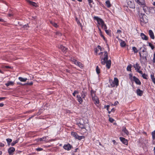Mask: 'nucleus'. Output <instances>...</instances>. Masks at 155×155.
Here are the masks:
<instances>
[{
    "label": "nucleus",
    "mask_w": 155,
    "mask_h": 155,
    "mask_svg": "<svg viewBox=\"0 0 155 155\" xmlns=\"http://www.w3.org/2000/svg\"><path fill=\"white\" fill-rule=\"evenodd\" d=\"M100 55V58L101 61V63L102 65L106 64L107 66V52H101L98 54Z\"/></svg>",
    "instance_id": "1"
},
{
    "label": "nucleus",
    "mask_w": 155,
    "mask_h": 155,
    "mask_svg": "<svg viewBox=\"0 0 155 155\" xmlns=\"http://www.w3.org/2000/svg\"><path fill=\"white\" fill-rule=\"evenodd\" d=\"M94 19L96 20L97 21L98 24L101 26V27L103 29H104L105 31L107 33V29L106 28V25L104 24L103 20L99 18L98 17L95 16L94 17Z\"/></svg>",
    "instance_id": "2"
},
{
    "label": "nucleus",
    "mask_w": 155,
    "mask_h": 155,
    "mask_svg": "<svg viewBox=\"0 0 155 155\" xmlns=\"http://www.w3.org/2000/svg\"><path fill=\"white\" fill-rule=\"evenodd\" d=\"M140 21L141 24L146 23L148 22V18L145 14L141 13L140 15Z\"/></svg>",
    "instance_id": "3"
},
{
    "label": "nucleus",
    "mask_w": 155,
    "mask_h": 155,
    "mask_svg": "<svg viewBox=\"0 0 155 155\" xmlns=\"http://www.w3.org/2000/svg\"><path fill=\"white\" fill-rule=\"evenodd\" d=\"M96 91L91 90V95L92 97V100L94 101V103L95 104H99V100L97 97L95 96Z\"/></svg>",
    "instance_id": "4"
},
{
    "label": "nucleus",
    "mask_w": 155,
    "mask_h": 155,
    "mask_svg": "<svg viewBox=\"0 0 155 155\" xmlns=\"http://www.w3.org/2000/svg\"><path fill=\"white\" fill-rule=\"evenodd\" d=\"M109 82L112 87L117 86L118 85V80L117 78H115L114 81L110 80Z\"/></svg>",
    "instance_id": "5"
},
{
    "label": "nucleus",
    "mask_w": 155,
    "mask_h": 155,
    "mask_svg": "<svg viewBox=\"0 0 155 155\" xmlns=\"http://www.w3.org/2000/svg\"><path fill=\"white\" fill-rule=\"evenodd\" d=\"M78 125L81 129H85V124L82 119H81L79 123H77Z\"/></svg>",
    "instance_id": "6"
},
{
    "label": "nucleus",
    "mask_w": 155,
    "mask_h": 155,
    "mask_svg": "<svg viewBox=\"0 0 155 155\" xmlns=\"http://www.w3.org/2000/svg\"><path fill=\"white\" fill-rule=\"evenodd\" d=\"M71 135L76 139L81 140V139L84 138V136H79L77 133L72 132H71Z\"/></svg>",
    "instance_id": "7"
},
{
    "label": "nucleus",
    "mask_w": 155,
    "mask_h": 155,
    "mask_svg": "<svg viewBox=\"0 0 155 155\" xmlns=\"http://www.w3.org/2000/svg\"><path fill=\"white\" fill-rule=\"evenodd\" d=\"M127 2L128 6L130 8H133L134 7L133 0H127Z\"/></svg>",
    "instance_id": "8"
},
{
    "label": "nucleus",
    "mask_w": 155,
    "mask_h": 155,
    "mask_svg": "<svg viewBox=\"0 0 155 155\" xmlns=\"http://www.w3.org/2000/svg\"><path fill=\"white\" fill-rule=\"evenodd\" d=\"M58 47L59 49L61 50L63 52L65 53L67 52V48L63 46L62 45H59L58 46Z\"/></svg>",
    "instance_id": "9"
},
{
    "label": "nucleus",
    "mask_w": 155,
    "mask_h": 155,
    "mask_svg": "<svg viewBox=\"0 0 155 155\" xmlns=\"http://www.w3.org/2000/svg\"><path fill=\"white\" fill-rule=\"evenodd\" d=\"M140 5H144L145 4L144 0H134Z\"/></svg>",
    "instance_id": "10"
},
{
    "label": "nucleus",
    "mask_w": 155,
    "mask_h": 155,
    "mask_svg": "<svg viewBox=\"0 0 155 155\" xmlns=\"http://www.w3.org/2000/svg\"><path fill=\"white\" fill-rule=\"evenodd\" d=\"M133 80L137 84L139 85H141V83L140 80L135 76L133 77Z\"/></svg>",
    "instance_id": "11"
},
{
    "label": "nucleus",
    "mask_w": 155,
    "mask_h": 155,
    "mask_svg": "<svg viewBox=\"0 0 155 155\" xmlns=\"http://www.w3.org/2000/svg\"><path fill=\"white\" fill-rule=\"evenodd\" d=\"M71 147H72L69 143H68L67 144H65L63 146L64 149L65 150H70L71 149Z\"/></svg>",
    "instance_id": "12"
},
{
    "label": "nucleus",
    "mask_w": 155,
    "mask_h": 155,
    "mask_svg": "<svg viewBox=\"0 0 155 155\" xmlns=\"http://www.w3.org/2000/svg\"><path fill=\"white\" fill-rule=\"evenodd\" d=\"M120 140L124 144L127 145L128 144V142L127 140L125 138L120 137Z\"/></svg>",
    "instance_id": "13"
},
{
    "label": "nucleus",
    "mask_w": 155,
    "mask_h": 155,
    "mask_svg": "<svg viewBox=\"0 0 155 155\" xmlns=\"http://www.w3.org/2000/svg\"><path fill=\"white\" fill-rule=\"evenodd\" d=\"M149 34L151 39H154L155 37L154 35V33L152 30H149Z\"/></svg>",
    "instance_id": "14"
},
{
    "label": "nucleus",
    "mask_w": 155,
    "mask_h": 155,
    "mask_svg": "<svg viewBox=\"0 0 155 155\" xmlns=\"http://www.w3.org/2000/svg\"><path fill=\"white\" fill-rule=\"evenodd\" d=\"M145 5L146 4L144 5H141L142 6L143 9L145 12L147 14H148L149 11V8H148L146 5Z\"/></svg>",
    "instance_id": "15"
},
{
    "label": "nucleus",
    "mask_w": 155,
    "mask_h": 155,
    "mask_svg": "<svg viewBox=\"0 0 155 155\" xmlns=\"http://www.w3.org/2000/svg\"><path fill=\"white\" fill-rule=\"evenodd\" d=\"M27 1L30 5H32L35 7H37L38 6V5L37 3L35 2L31 1L29 0H27Z\"/></svg>",
    "instance_id": "16"
},
{
    "label": "nucleus",
    "mask_w": 155,
    "mask_h": 155,
    "mask_svg": "<svg viewBox=\"0 0 155 155\" xmlns=\"http://www.w3.org/2000/svg\"><path fill=\"white\" fill-rule=\"evenodd\" d=\"M103 49L102 48L101 46L100 45H98L97 47V48H95V52L96 54H97L99 51V50H100V51H103Z\"/></svg>",
    "instance_id": "17"
},
{
    "label": "nucleus",
    "mask_w": 155,
    "mask_h": 155,
    "mask_svg": "<svg viewBox=\"0 0 155 155\" xmlns=\"http://www.w3.org/2000/svg\"><path fill=\"white\" fill-rule=\"evenodd\" d=\"M77 97L78 101L79 103L80 104H81L83 102V100L82 99L83 98L81 97L80 95H77Z\"/></svg>",
    "instance_id": "18"
},
{
    "label": "nucleus",
    "mask_w": 155,
    "mask_h": 155,
    "mask_svg": "<svg viewBox=\"0 0 155 155\" xmlns=\"http://www.w3.org/2000/svg\"><path fill=\"white\" fill-rule=\"evenodd\" d=\"M140 36L143 40H148V37L143 33L140 34Z\"/></svg>",
    "instance_id": "19"
},
{
    "label": "nucleus",
    "mask_w": 155,
    "mask_h": 155,
    "mask_svg": "<svg viewBox=\"0 0 155 155\" xmlns=\"http://www.w3.org/2000/svg\"><path fill=\"white\" fill-rule=\"evenodd\" d=\"M117 38H118L119 41L120 42V45L122 47H124L126 45V44L124 41H122L121 39L118 38L117 37Z\"/></svg>",
    "instance_id": "20"
},
{
    "label": "nucleus",
    "mask_w": 155,
    "mask_h": 155,
    "mask_svg": "<svg viewBox=\"0 0 155 155\" xmlns=\"http://www.w3.org/2000/svg\"><path fill=\"white\" fill-rule=\"evenodd\" d=\"M136 93L137 95L139 96H141L143 94V91L139 89L137 90Z\"/></svg>",
    "instance_id": "21"
},
{
    "label": "nucleus",
    "mask_w": 155,
    "mask_h": 155,
    "mask_svg": "<svg viewBox=\"0 0 155 155\" xmlns=\"http://www.w3.org/2000/svg\"><path fill=\"white\" fill-rule=\"evenodd\" d=\"M74 62L75 64L77 65L79 67L81 68L83 67L82 64L81 63L78 61L76 60L74 61Z\"/></svg>",
    "instance_id": "22"
},
{
    "label": "nucleus",
    "mask_w": 155,
    "mask_h": 155,
    "mask_svg": "<svg viewBox=\"0 0 155 155\" xmlns=\"http://www.w3.org/2000/svg\"><path fill=\"white\" fill-rule=\"evenodd\" d=\"M134 67L136 71L140 70V67L137 63L135 64L134 65Z\"/></svg>",
    "instance_id": "23"
},
{
    "label": "nucleus",
    "mask_w": 155,
    "mask_h": 155,
    "mask_svg": "<svg viewBox=\"0 0 155 155\" xmlns=\"http://www.w3.org/2000/svg\"><path fill=\"white\" fill-rule=\"evenodd\" d=\"M15 151V148L14 147H11L8 150V153L11 154Z\"/></svg>",
    "instance_id": "24"
},
{
    "label": "nucleus",
    "mask_w": 155,
    "mask_h": 155,
    "mask_svg": "<svg viewBox=\"0 0 155 155\" xmlns=\"http://www.w3.org/2000/svg\"><path fill=\"white\" fill-rule=\"evenodd\" d=\"M122 132L124 133V135L126 134L128 135L129 134V132L125 127H123V128L122 129Z\"/></svg>",
    "instance_id": "25"
},
{
    "label": "nucleus",
    "mask_w": 155,
    "mask_h": 155,
    "mask_svg": "<svg viewBox=\"0 0 155 155\" xmlns=\"http://www.w3.org/2000/svg\"><path fill=\"white\" fill-rule=\"evenodd\" d=\"M87 93L86 92L83 91L81 93V97L82 98L84 99L87 95Z\"/></svg>",
    "instance_id": "26"
},
{
    "label": "nucleus",
    "mask_w": 155,
    "mask_h": 155,
    "mask_svg": "<svg viewBox=\"0 0 155 155\" xmlns=\"http://www.w3.org/2000/svg\"><path fill=\"white\" fill-rule=\"evenodd\" d=\"M14 82L12 81H8L7 83L5 84L6 86L8 87L10 85H14Z\"/></svg>",
    "instance_id": "27"
},
{
    "label": "nucleus",
    "mask_w": 155,
    "mask_h": 155,
    "mask_svg": "<svg viewBox=\"0 0 155 155\" xmlns=\"http://www.w3.org/2000/svg\"><path fill=\"white\" fill-rule=\"evenodd\" d=\"M111 61L110 60H107V69H110L111 67Z\"/></svg>",
    "instance_id": "28"
},
{
    "label": "nucleus",
    "mask_w": 155,
    "mask_h": 155,
    "mask_svg": "<svg viewBox=\"0 0 155 155\" xmlns=\"http://www.w3.org/2000/svg\"><path fill=\"white\" fill-rule=\"evenodd\" d=\"M18 79L20 81L24 82H25L27 80V78H23L21 77H19Z\"/></svg>",
    "instance_id": "29"
},
{
    "label": "nucleus",
    "mask_w": 155,
    "mask_h": 155,
    "mask_svg": "<svg viewBox=\"0 0 155 155\" xmlns=\"http://www.w3.org/2000/svg\"><path fill=\"white\" fill-rule=\"evenodd\" d=\"M151 78L152 79V81L154 84H155V78L154 77V75L153 74H152L150 75Z\"/></svg>",
    "instance_id": "30"
},
{
    "label": "nucleus",
    "mask_w": 155,
    "mask_h": 155,
    "mask_svg": "<svg viewBox=\"0 0 155 155\" xmlns=\"http://www.w3.org/2000/svg\"><path fill=\"white\" fill-rule=\"evenodd\" d=\"M148 46L150 47L151 49L152 50L153 49L155 48L154 45L151 43L150 42L148 43Z\"/></svg>",
    "instance_id": "31"
},
{
    "label": "nucleus",
    "mask_w": 155,
    "mask_h": 155,
    "mask_svg": "<svg viewBox=\"0 0 155 155\" xmlns=\"http://www.w3.org/2000/svg\"><path fill=\"white\" fill-rule=\"evenodd\" d=\"M140 60H142V62H145L147 61V58L146 56H143L141 58H140Z\"/></svg>",
    "instance_id": "32"
},
{
    "label": "nucleus",
    "mask_w": 155,
    "mask_h": 155,
    "mask_svg": "<svg viewBox=\"0 0 155 155\" xmlns=\"http://www.w3.org/2000/svg\"><path fill=\"white\" fill-rule=\"evenodd\" d=\"M131 65L130 64L128 65L127 68V70L128 71H131Z\"/></svg>",
    "instance_id": "33"
},
{
    "label": "nucleus",
    "mask_w": 155,
    "mask_h": 155,
    "mask_svg": "<svg viewBox=\"0 0 155 155\" xmlns=\"http://www.w3.org/2000/svg\"><path fill=\"white\" fill-rule=\"evenodd\" d=\"M50 23L54 27L56 28L58 26L56 23H55L54 22V21H50Z\"/></svg>",
    "instance_id": "34"
},
{
    "label": "nucleus",
    "mask_w": 155,
    "mask_h": 155,
    "mask_svg": "<svg viewBox=\"0 0 155 155\" xmlns=\"http://www.w3.org/2000/svg\"><path fill=\"white\" fill-rule=\"evenodd\" d=\"M99 29L100 30V36L103 38L104 40H105L106 41V39L104 37V36L102 35V32L101 31V30L99 28Z\"/></svg>",
    "instance_id": "35"
},
{
    "label": "nucleus",
    "mask_w": 155,
    "mask_h": 155,
    "mask_svg": "<svg viewBox=\"0 0 155 155\" xmlns=\"http://www.w3.org/2000/svg\"><path fill=\"white\" fill-rule=\"evenodd\" d=\"M142 77L144 79H148V77L147 75L145 74H142Z\"/></svg>",
    "instance_id": "36"
},
{
    "label": "nucleus",
    "mask_w": 155,
    "mask_h": 155,
    "mask_svg": "<svg viewBox=\"0 0 155 155\" xmlns=\"http://www.w3.org/2000/svg\"><path fill=\"white\" fill-rule=\"evenodd\" d=\"M96 71L97 74H99L100 73V69L99 68L98 66H97L96 68Z\"/></svg>",
    "instance_id": "37"
},
{
    "label": "nucleus",
    "mask_w": 155,
    "mask_h": 155,
    "mask_svg": "<svg viewBox=\"0 0 155 155\" xmlns=\"http://www.w3.org/2000/svg\"><path fill=\"white\" fill-rule=\"evenodd\" d=\"M132 50L135 53H137L138 52V50H137V48L135 47H134L132 48Z\"/></svg>",
    "instance_id": "38"
},
{
    "label": "nucleus",
    "mask_w": 155,
    "mask_h": 155,
    "mask_svg": "<svg viewBox=\"0 0 155 155\" xmlns=\"http://www.w3.org/2000/svg\"><path fill=\"white\" fill-rule=\"evenodd\" d=\"M6 141L8 143V145H10V143L12 142V140L9 138H7L6 139Z\"/></svg>",
    "instance_id": "39"
},
{
    "label": "nucleus",
    "mask_w": 155,
    "mask_h": 155,
    "mask_svg": "<svg viewBox=\"0 0 155 155\" xmlns=\"http://www.w3.org/2000/svg\"><path fill=\"white\" fill-rule=\"evenodd\" d=\"M18 140H16L15 141H13L11 143V145L12 146H14L15 145V144H16V143H17L18 142Z\"/></svg>",
    "instance_id": "40"
},
{
    "label": "nucleus",
    "mask_w": 155,
    "mask_h": 155,
    "mask_svg": "<svg viewBox=\"0 0 155 155\" xmlns=\"http://www.w3.org/2000/svg\"><path fill=\"white\" fill-rule=\"evenodd\" d=\"M152 137L153 140L155 139V130L152 133Z\"/></svg>",
    "instance_id": "41"
},
{
    "label": "nucleus",
    "mask_w": 155,
    "mask_h": 155,
    "mask_svg": "<svg viewBox=\"0 0 155 155\" xmlns=\"http://www.w3.org/2000/svg\"><path fill=\"white\" fill-rule=\"evenodd\" d=\"M28 24L25 25L23 26L22 28L25 30L28 29Z\"/></svg>",
    "instance_id": "42"
},
{
    "label": "nucleus",
    "mask_w": 155,
    "mask_h": 155,
    "mask_svg": "<svg viewBox=\"0 0 155 155\" xmlns=\"http://www.w3.org/2000/svg\"><path fill=\"white\" fill-rule=\"evenodd\" d=\"M108 116L109 117V121L111 123H112L114 121V120L113 119L110 117V115H108Z\"/></svg>",
    "instance_id": "43"
},
{
    "label": "nucleus",
    "mask_w": 155,
    "mask_h": 155,
    "mask_svg": "<svg viewBox=\"0 0 155 155\" xmlns=\"http://www.w3.org/2000/svg\"><path fill=\"white\" fill-rule=\"evenodd\" d=\"M140 49L142 50V52H143L146 53V49L144 48H141Z\"/></svg>",
    "instance_id": "44"
},
{
    "label": "nucleus",
    "mask_w": 155,
    "mask_h": 155,
    "mask_svg": "<svg viewBox=\"0 0 155 155\" xmlns=\"http://www.w3.org/2000/svg\"><path fill=\"white\" fill-rule=\"evenodd\" d=\"M112 33L111 31L109 30H107V35H109L110 36H111L112 35Z\"/></svg>",
    "instance_id": "45"
},
{
    "label": "nucleus",
    "mask_w": 155,
    "mask_h": 155,
    "mask_svg": "<svg viewBox=\"0 0 155 155\" xmlns=\"http://www.w3.org/2000/svg\"><path fill=\"white\" fill-rule=\"evenodd\" d=\"M78 93H79V92L78 91L75 90V91H74V92L73 93V95L74 96H75V94H78Z\"/></svg>",
    "instance_id": "46"
},
{
    "label": "nucleus",
    "mask_w": 155,
    "mask_h": 155,
    "mask_svg": "<svg viewBox=\"0 0 155 155\" xmlns=\"http://www.w3.org/2000/svg\"><path fill=\"white\" fill-rule=\"evenodd\" d=\"M56 35L59 36H61L62 35L61 33L58 31H57V32H56Z\"/></svg>",
    "instance_id": "47"
},
{
    "label": "nucleus",
    "mask_w": 155,
    "mask_h": 155,
    "mask_svg": "<svg viewBox=\"0 0 155 155\" xmlns=\"http://www.w3.org/2000/svg\"><path fill=\"white\" fill-rule=\"evenodd\" d=\"M150 12L154 13L155 12V10L153 8H151L150 9Z\"/></svg>",
    "instance_id": "48"
},
{
    "label": "nucleus",
    "mask_w": 155,
    "mask_h": 155,
    "mask_svg": "<svg viewBox=\"0 0 155 155\" xmlns=\"http://www.w3.org/2000/svg\"><path fill=\"white\" fill-rule=\"evenodd\" d=\"M111 6V4L109 1H107V7H109Z\"/></svg>",
    "instance_id": "49"
},
{
    "label": "nucleus",
    "mask_w": 155,
    "mask_h": 155,
    "mask_svg": "<svg viewBox=\"0 0 155 155\" xmlns=\"http://www.w3.org/2000/svg\"><path fill=\"white\" fill-rule=\"evenodd\" d=\"M33 84V83L32 82H31L30 83H28L25 84V85H32Z\"/></svg>",
    "instance_id": "50"
},
{
    "label": "nucleus",
    "mask_w": 155,
    "mask_h": 155,
    "mask_svg": "<svg viewBox=\"0 0 155 155\" xmlns=\"http://www.w3.org/2000/svg\"><path fill=\"white\" fill-rule=\"evenodd\" d=\"M36 150L37 151H40L42 150L43 149L42 148H36Z\"/></svg>",
    "instance_id": "51"
},
{
    "label": "nucleus",
    "mask_w": 155,
    "mask_h": 155,
    "mask_svg": "<svg viewBox=\"0 0 155 155\" xmlns=\"http://www.w3.org/2000/svg\"><path fill=\"white\" fill-rule=\"evenodd\" d=\"M136 71L141 74H143L142 73V71H141L140 70H137Z\"/></svg>",
    "instance_id": "52"
},
{
    "label": "nucleus",
    "mask_w": 155,
    "mask_h": 155,
    "mask_svg": "<svg viewBox=\"0 0 155 155\" xmlns=\"http://www.w3.org/2000/svg\"><path fill=\"white\" fill-rule=\"evenodd\" d=\"M46 139V137L45 138H44V137H43L42 138H39L38 139V141H42V140H43V139Z\"/></svg>",
    "instance_id": "53"
},
{
    "label": "nucleus",
    "mask_w": 155,
    "mask_h": 155,
    "mask_svg": "<svg viewBox=\"0 0 155 155\" xmlns=\"http://www.w3.org/2000/svg\"><path fill=\"white\" fill-rule=\"evenodd\" d=\"M130 78V79L131 80H133V77H132V75L130 74H129Z\"/></svg>",
    "instance_id": "54"
},
{
    "label": "nucleus",
    "mask_w": 155,
    "mask_h": 155,
    "mask_svg": "<svg viewBox=\"0 0 155 155\" xmlns=\"http://www.w3.org/2000/svg\"><path fill=\"white\" fill-rule=\"evenodd\" d=\"M4 146V144L0 142V147H2Z\"/></svg>",
    "instance_id": "55"
},
{
    "label": "nucleus",
    "mask_w": 155,
    "mask_h": 155,
    "mask_svg": "<svg viewBox=\"0 0 155 155\" xmlns=\"http://www.w3.org/2000/svg\"><path fill=\"white\" fill-rule=\"evenodd\" d=\"M152 61L153 63H155V58H153L152 59Z\"/></svg>",
    "instance_id": "56"
},
{
    "label": "nucleus",
    "mask_w": 155,
    "mask_h": 155,
    "mask_svg": "<svg viewBox=\"0 0 155 155\" xmlns=\"http://www.w3.org/2000/svg\"><path fill=\"white\" fill-rule=\"evenodd\" d=\"M121 31L120 30H118L117 31V33H121Z\"/></svg>",
    "instance_id": "57"
},
{
    "label": "nucleus",
    "mask_w": 155,
    "mask_h": 155,
    "mask_svg": "<svg viewBox=\"0 0 155 155\" xmlns=\"http://www.w3.org/2000/svg\"><path fill=\"white\" fill-rule=\"evenodd\" d=\"M5 67L7 68H12V67L9 66H5Z\"/></svg>",
    "instance_id": "58"
},
{
    "label": "nucleus",
    "mask_w": 155,
    "mask_h": 155,
    "mask_svg": "<svg viewBox=\"0 0 155 155\" xmlns=\"http://www.w3.org/2000/svg\"><path fill=\"white\" fill-rule=\"evenodd\" d=\"M139 54H140V58H141L143 57V56H142V54H141V51H140L139 52Z\"/></svg>",
    "instance_id": "59"
},
{
    "label": "nucleus",
    "mask_w": 155,
    "mask_h": 155,
    "mask_svg": "<svg viewBox=\"0 0 155 155\" xmlns=\"http://www.w3.org/2000/svg\"><path fill=\"white\" fill-rule=\"evenodd\" d=\"M118 101H116L114 103V105H116L117 104H118Z\"/></svg>",
    "instance_id": "60"
},
{
    "label": "nucleus",
    "mask_w": 155,
    "mask_h": 155,
    "mask_svg": "<svg viewBox=\"0 0 155 155\" xmlns=\"http://www.w3.org/2000/svg\"><path fill=\"white\" fill-rule=\"evenodd\" d=\"M5 99V97H0V100H2L3 99Z\"/></svg>",
    "instance_id": "61"
},
{
    "label": "nucleus",
    "mask_w": 155,
    "mask_h": 155,
    "mask_svg": "<svg viewBox=\"0 0 155 155\" xmlns=\"http://www.w3.org/2000/svg\"><path fill=\"white\" fill-rule=\"evenodd\" d=\"M4 106V104L3 103H0V107H2Z\"/></svg>",
    "instance_id": "62"
},
{
    "label": "nucleus",
    "mask_w": 155,
    "mask_h": 155,
    "mask_svg": "<svg viewBox=\"0 0 155 155\" xmlns=\"http://www.w3.org/2000/svg\"><path fill=\"white\" fill-rule=\"evenodd\" d=\"M88 2H89V3H91L92 2V0H88Z\"/></svg>",
    "instance_id": "63"
},
{
    "label": "nucleus",
    "mask_w": 155,
    "mask_h": 155,
    "mask_svg": "<svg viewBox=\"0 0 155 155\" xmlns=\"http://www.w3.org/2000/svg\"><path fill=\"white\" fill-rule=\"evenodd\" d=\"M65 71L66 72H68V73H70V71L69 70H68V69H66L65 70Z\"/></svg>",
    "instance_id": "64"
}]
</instances>
